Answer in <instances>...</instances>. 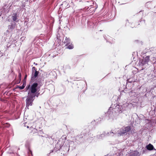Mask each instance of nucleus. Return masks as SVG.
I'll use <instances>...</instances> for the list:
<instances>
[{
	"mask_svg": "<svg viewBox=\"0 0 156 156\" xmlns=\"http://www.w3.org/2000/svg\"><path fill=\"white\" fill-rule=\"evenodd\" d=\"M29 96L26 99V106L27 107H28L30 105L31 106L32 105L33 102L34 100L33 99L36 96L37 97L38 96V95H33L32 94H29Z\"/></svg>",
	"mask_w": 156,
	"mask_h": 156,
	"instance_id": "nucleus-1",
	"label": "nucleus"
},
{
	"mask_svg": "<svg viewBox=\"0 0 156 156\" xmlns=\"http://www.w3.org/2000/svg\"><path fill=\"white\" fill-rule=\"evenodd\" d=\"M156 124V121L154 119H147V126L148 127L147 129L149 130L155 127Z\"/></svg>",
	"mask_w": 156,
	"mask_h": 156,
	"instance_id": "nucleus-2",
	"label": "nucleus"
},
{
	"mask_svg": "<svg viewBox=\"0 0 156 156\" xmlns=\"http://www.w3.org/2000/svg\"><path fill=\"white\" fill-rule=\"evenodd\" d=\"M38 83H33L31 86L30 90V92L28 93V94H32V95H35L34 94L35 93L37 90V88L38 86Z\"/></svg>",
	"mask_w": 156,
	"mask_h": 156,
	"instance_id": "nucleus-3",
	"label": "nucleus"
},
{
	"mask_svg": "<svg viewBox=\"0 0 156 156\" xmlns=\"http://www.w3.org/2000/svg\"><path fill=\"white\" fill-rule=\"evenodd\" d=\"M37 68L35 67H33L32 68L31 79L33 80L36 79L38 76L39 72L38 71H37Z\"/></svg>",
	"mask_w": 156,
	"mask_h": 156,
	"instance_id": "nucleus-4",
	"label": "nucleus"
},
{
	"mask_svg": "<svg viewBox=\"0 0 156 156\" xmlns=\"http://www.w3.org/2000/svg\"><path fill=\"white\" fill-rule=\"evenodd\" d=\"M131 128L130 126H127L125 127L124 128L121 129L120 131V133L121 135H122L129 132L131 130Z\"/></svg>",
	"mask_w": 156,
	"mask_h": 156,
	"instance_id": "nucleus-5",
	"label": "nucleus"
},
{
	"mask_svg": "<svg viewBox=\"0 0 156 156\" xmlns=\"http://www.w3.org/2000/svg\"><path fill=\"white\" fill-rule=\"evenodd\" d=\"M149 115L150 116L154 118L156 116V107L153 106L151 107V110L149 112Z\"/></svg>",
	"mask_w": 156,
	"mask_h": 156,
	"instance_id": "nucleus-6",
	"label": "nucleus"
},
{
	"mask_svg": "<svg viewBox=\"0 0 156 156\" xmlns=\"http://www.w3.org/2000/svg\"><path fill=\"white\" fill-rule=\"evenodd\" d=\"M148 151H153L154 150L156 151V150L154 148L153 146L151 144H149L148 145H147V153L148 152Z\"/></svg>",
	"mask_w": 156,
	"mask_h": 156,
	"instance_id": "nucleus-7",
	"label": "nucleus"
},
{
	"mask_svg": "<svg viewBox=\"0 0 156 156\" xmlns=\"http://www.w3.org/2000/svg\"><path fill=\"white\" fill-rule=\"evenodd\" d=\"M30 129L31 130L30 133L31 135H33L34 134L37 133L38 130L35 128L30 127Z\"/></svg>",
	"mask_w": 156,
	"mask_h": 156,
	"instance_id": "nucleus-8",
	"label": "nucleus"
},
{
	"mask_svg": "<svg viewBox=\"0 0 156 156\" xmlns=\"http://www.w3.org/2000/svg\"><path fill=\"white\" fill-rule=\"evenodd\" d=\"M70 38L69 37L68 38L67 37H66L65 40L64 41V44H66V46H67L70 44Z\"/></svg>",
	"mask_w": 156,
	"mask_h": 156,
	"instance_id": "nucleus-9",
	"label": "nucleus"
},
{
	"mask_svg": "<svg viewBox=\"0 0 156 156\" xmlns=\"http://www.w3.org/2000/svg\"><path fill=\"white\" fill-rule=\"evenodd\" d=\"M1 125L2 126H4V127L7 128H9L11 126L10 124L8 122L4 123L2 122Z\"/></svg>",
	"mask_w": 156,
	"mask_h": 156,
	"instance_id": "nucleus-10",
	"label": "nucleus"
},
{
	"mask_svg": "<svg viewBox=\"0 0 156 156\" xmlns=\"http://www.w3.org/2000/svg\"><path fill=\"white\" fill-rule=\"evenodd\" d=\"M12 19L14 21H16L17 19V14L16 13H14L12 16Z\"/></svg>",
	"mask_w": 156,
	"mask_h": 156,
	"instance_id": "nucleus-11",
	"label": "nucleus"
},
{
	"mask_svg": "<svg viewBox=\"0 0 156 156\" xmlns=\"http://www.w3.org/2000/svg\"><path fill=\"white\" fill-rule=\"evenodd\" d=\"M140 155L139 152L136 151H134L133 153L132 154L131 156H139Z\"/></svg>",
	"mask_w": 156,
	"mask_h": 156,
	"instance_id": "nucleus-12",
	"label": "nucleus"
},
{
	"mask_svg": "<svg viewBox=\"0 0 156 156\" xmlns=\"http://www.w3.org/2000/svg\"><path fill=\"white\" fill-rule=\"evenodd\" d=\"M25 84L24 83L21 86H18L17 87L18 88H19L20 89L22 90L24 88V87H25Z\"/></svg>",
	"mask_w": 156,
	"mask_h": 156,
	"instance_id": "nucleus-13",
	"label": "nucleus"
},
{
	"mask_svg": "<svg viewBox=\"0 0 156 156\" xmlns=\"http://www.w3.org/2000/svg\"><path fill=\"white\" fill-rule=\"evenodd\" d=\"M73 47L74 46L73 44H69L67 46V48L68 49H73Z\"/></svg>",
	"mask_w": 156,
	"mask_h": 156,
	"instance_id": "nucleus-14",
	"label": "nucleus"
},
{
	"mask_svg": "<svg viewBox=\"0 0 156 156\" xmlns=\"http://www.w3.org/2000/svg\"><path fill=\"white\" fill-rule=\"evenodd\" d=\"M141 63L143 65H144V64L146 63V58L142 59L141 62Z\"/></svg>",
	"mask_w": 156,
	"mask_h": 156,
	"instance_id": "nucleus-15",
	"label": "nucleus"
},
{
	"mask_svg": "<svg viewBox=\"0 0 156 156\" xmlns=\"http://www.w3.org/2000/svg\"><path fill=\"white\" fill-rule=\"evenodd\" d=\"M28 150H29V151L28 152V154H31V155H32V151L30 150V147H28Z\"/></svg>",
	"mask_w": 156,
	"mask_h": 156,
	"instance_id": "nucleus-16",
	"label": "nucleus"
},
{
	"mask_svg": "<svg viewBox=\"0 0 156 156\" xmlns=\"http://www.w3.org/2000/svg\"><path fill=\"white\" fill-rule=\"evenodd\" d=\"M21 73H19V79L20 80V81H21Z\"/></svg>",
	"mask_w": 156,
	"mask_h": 156,
	"instance_id": "nucleus-17",
	"label": "nucleus"
},
{
	"mask_svg": "<svg viewBox=\"0 0 156 156\" xmlns=\"http://www.w3.org/2000/svg\"><path fill=\"white\" fill-rule=\"evenodd\" d=\"M30 85H29L28 86H27L26 88V89L27 90L30 87Z\"/></svg>",
	"mask_w": 156,
	"mask_h": 156,
	"instance_id": "nucleus-18",
	"label": "nucleus"
},
{
	"mask_svg": "<svg viewBox=\"0 0 156 156\" xmlns=\"http://www.w3.org/2000/svg\"><path fill=\"white\" fill-rule=\"evenodd\" d=\"M147 62H148V60L149 59V56H147Z\"/></svg>",
	"mask_w": 156,
	"mask_h": 156,
	"instance_id": "nucleus-19",
	"label": "nucleus"
},
{
	"mask_svg": "<svg viewBox=\"0 0 156 156\" xmlns=\"http://www.w3.org/2000/svg\"><path fill=\"white\" fill-rule=\"evenodd\" d=\"M82 135V134H81V135H79V136H78L79 137H80V138H83V136H81Z\"/></svg>",
	"mask_w": 156,
	"mask_h": 156,
	"instance_id": "nucleus-20",
	"label": "nucleus"
},
{
	"mask_svg": "<svg viewBox=\"0 0 156 156\" xmlns=\"http://www.w3.org/2000/svg\"><path fill=\"white\" fill-rule=\"evenodd\" d=\"M20 80H19V81H16V83L17 84H18V83H20Z\"/></svg>",
	"mask_w": 156,
	"mask_h": 156,
	"instance_id": "nucleus-21",
	"label": "nucleus"
},
{
	"mask_svg": "<svg viewBox=\"0 0 156 156\" xmlns=\"http://www.w3.org/2000/svg\"><path fill=\"white\" fill-rule=\"evenodd\" d=\"M24 126H25V127H26V126H27V128H29V126H26V124H24Z\"/></svg>",
	"mask_w": 156,
	"mask_h": 156,
	"instance_id": "nucleus-22",
	"label": "nucleus"
},
{
	"mask_svg": "<svg viewBox=\"0 0 156 156\" xmlns=\"http://www.w3.org/2000/svg\"><path fill=\"white\" fill-rule=\"evenodd\" d=\"M132 131H133V130H132L131 131V133H132V134H133V133H134V131H133V132H132Z\"/></svg>",
	"mask_w": 156,
	"mask_h": 156,
	"instance_id": "nucleus-23",
	"label": "nucleus"
},
{
	"mask_svg": "<svg viewBox=\"0 0 156 156\" xmlns=\"http://www.w3.org/2000/svg\"><path fill=\"white\" fill-rule=\"evenodd\" d=\"M151 51V50L150 51H147V53H149V52Z\"/></svg>",
	"mask_w": 156,
	"mask_h": 156,
	"instance_id": "nucleus-24",
	"label": "nucleus"
},
{
	"mask_svg": "<svg viewBox=\"0 0 156 156\" xmlns=\"http://www.w3.org/2000/svg\"><path fill=\"white\" fill-rule=\"evenodd\" d=\"M27 75H26L25 77V79L26 78V77H27Z\"/></svg>",
	"mask_w": 156,
	"mask_h": 156,
	"instance_id": "nucleus-25",
	"label": "nucleus"
},
{
	"mask_svg": "<svg viewBox=\"0 0 156 156\" xmlns=\"http://www.w3.org/2000/svg\"><path fill=\"white\" fill-rule=\"evenodd\" d=\"M144 95L146 96V94H145Z\"/></svg>",
	"mask_w": 156,
	"mask_h": 156,
	"instance_id": "nucleus-26",
	"label": "nucleus"
},
{
	"mask_svg": "<svg viewBox=\"0 0 156 156\" xmlns=\"http://www.w3.org/2000/svg\"><path fill=\"white\" fill-rule=\"evenodd\" d=\"M35 65H37V63H36V64H35Z\"/></svg>",
	"mask_w": 156,
	"mask_h": 156,
	"instance_id": "nucleus-27",
	"label": "nucleus"
}]
</instances>
